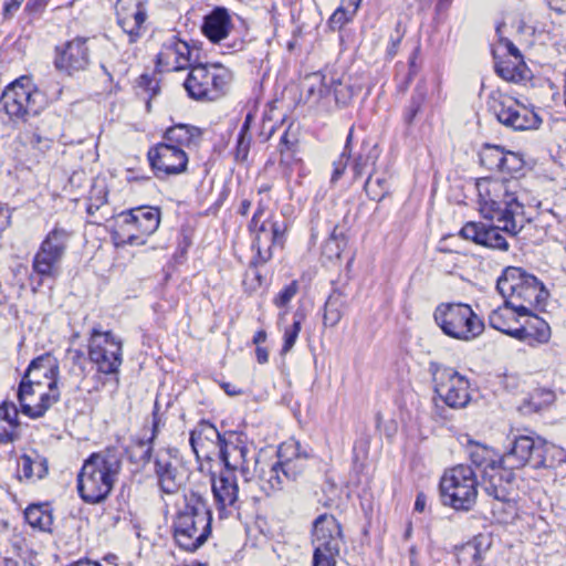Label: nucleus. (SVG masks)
<instances>
[{
	"mask_svg": "<svg viewBox=\"0 0 566 566\" xmlns=\"http://www.w3.org/2000/svg\"><path fill=\"white\" fill-rule=\"evenodd\" d=\"M476 190L484 218L504 222L505 231L514 238L526 222L518 179L482 178L476 181Z\"/></svg>",
	"mask_w": 566,
	"mask_h": 566,
	"instance_id": "obj_1",
	"label": "nucleus"
},
{
	"mask_svg": "<svg viewBox=\"0 0 566 566\" xmlns=\"http://www.w3.org/2000/svg\"><path fill=\"white\" fill-rule=\"evenodd\" d=\"M122 470V454L114 448L92 453L77 475V490L88 504L105 501L111 494Z\"/></svg>",
	"mask_w": 566,
	"mask_h": 566,
	"instance_id": "obj_2",
	"label": "nucleus"
},
{
	"mask_svg": "<svg viewBox=\"0 0 566 566\" xmlns=\"http://www.w3.org/2000/svg\"><path fill=\"white\" fill-rule=\"evenodd\" d=\"M211 511L207 500L199 493L185 496V505L174 521V538L186 552L200 548L211 534Z\"/></svg>",
	"mask_w": 566,
	"mask_h": 566,
	"instance_id": "obj_3",
	"label": "nucleus"
},
{
	"mask_svg": "<svg viewBox=\"0 0 566 566\" xmlns=\"http://www.w3.org/2000/svg\"><path fill=\"white\" fill-rule=\"evenodd\" d=\"M496 289L507 306L520 315L543 303L548 293L542 282L521 268L509 266L497 279Z\"/></svg>",
	"mask_w": 566,
	"mask_h": 566,
	"instance_id": "obj_4",
	"label": "nucleus"
},
{
	"mask_svg": "<svg viewBox=\"0 0 566 566\" xmlns=\"http://www.w3.org/2000/svg\"><path fill=\"white\" fill-rule=\"evenodd\" d=\"M563 451L539 437H514L512 448L500 458L504 468L515 470L525 465L534 469L552 468L556 461H562Z\"/></svg>",
	"mask_w": 566,
	"mask_h": 566,
	"instance_id": "obj_5",
	"label": "nucleus"
},
{
	"mask_svg": "<svg viewBox=\"0 0 566 566\" xmlns=\"http://www.w3.org/2000/svg\"><path fill=\"white\" fill-rule=\"evenodd\" d=\"M71 232L55 227L52 229L33 256L31 283L35 292L45 281L54 282L61 273V264L65 255Z\"/></svg>",
	"mask_w": 566,
	"mask_h": 566,
	"instance_id": "obj_6",
	"label": "nucleus"
},
{
	"mask_svg": "<svg viewBox=\"0 0 566 566\" xmlns=\"http://www.w3.org/2000/svg\"><path fill=\"white\" fill-rule=\"evenodd\" d=\"M440 494L444 505L458 511H470L478 496L476 472L465 464L447 470L440 481Z\"/></svg>",
	"mask_w": 566,
	"mask_h": 566,
	"instance_id": "obj_7",
	"label": "nucleus"
},
{
	"mask_svg": "<svg viewBox=\"0 0 566 566\" xmlns=\"http://www.w3.org/2000/svg\"><path fill=\"white\" fill-rule=\"evenodd\" d=\"M184 83L188 95L197 101H216L222 96L232 78L221 64H192Z\"/></svg>",
	"mask_w": 566,
	"mask_h": 566,
	"instance_id": "obj_8",
	"label": "nucleus"
},
{
	"mask_svg": "<svg viewBox=\"0 0 566 566\" xmlns=\"http://www.w3.org/2000/svg\"><path fill=\"white\" fill-rule=\"evenodd\" d=\"M42 94L31 77L21 76L9 84L0 97V109L13 122H27L39 113Z\"/></svg>",
	"mask_w": 566,
	"mask_h": 566,
	"instance_id": "obj_9",
	"label": "nucleus"
},
{
	"mask_svg": "<svg viewBox=\"0 0 566 566\" xmlns=\"http://www.w3.org/2000/svg\"><path fill=\"white\" fill-rule=\"evenodd\" d=\"M434 319L446 335L460 340H471L484 329L483 322L471 306L463 303L439 305Z\"/></svg>",
	"mask_w": 566,
	"mask_h": 566,
	"instance_id": "obj_10",
	"label": "nucleus"
},
{
	"mask_svg": "<svg viewBox=\"0 0 566 566\" xmlns=\"http://www.w3.org/2000/svg\"><path fill=\"white\" fill-rule=\"evenodd\" d=\"M430 373L437 396L450 408L460 409L471 400L469 379L452 367L431 363Z\"/></svg>",
	"mask_w": 566,
	"mask_h": 566,
	"instance_id": "obj_11",
	"label": "nucleus"
},
{
	"mask_svg": "<svg viewBox=\"0 0 566 566\" xmlns=\"http://www.w3.org/2000/svg\"><path fill=\"white\" fill-rule=\"evenodd\" d=\"M313 566H336L342 543V530L333 515L322 514L313 524Z\"/></svg>",
	"mask_w": 566,
	"mask_h": 566,
	"instance_id": "obj_12",
	"label": "nucleus"
},
{
	"mask_svg": "<svg viewBox=\"0 0 566 566\" xmlns=\"http://www.w3.org/2000/svg\"><path fill=\"white\" fill-rule=\"evenodd\" d=\"M88 357L97 371L105 375L118 374L123 363V344L112 332L93 328L88 339Z\"/></svg>",
	"mask_w": 566,
	"mask_h": 566,
	"instance_id": "obj_13",
	"label": "nucleus"
},
{
	"mask_svg": "<svg viewBox=\"0 0 566 566\" xmlns=\"http://www.w3.org/2000/svg\"><path fill=\"white\" fill-rule=\"evenodd\" d=\"M490 107L499 123L513 130L537 129L542 123L534 109L509 95L494 98Z\"/></svg>",
	"mask_w": 566,
	"mask_h": 566,
	"instance_id": "obj_14",
	"label": "nucleus"
},
{
	"mask_svg": "<svg viewBox=\"0 0 566 566\" xmlns=\"http://www.w3.org/2000/svg\"><path fill=\"white\" fill-rule=\"evenodd\" d=\"M249 230L254 235L253 248L256 250V258L252 264H264L272 258V249L283 244L286 224L283 220L269 217Z\"/></svg>",
	"mask_w": 566,
	"mask_h": 566,
	"instance_id": "obj_15",
	"label": "nucleus"
},
{
	"mask_svg": "<svg viewBox=\"0 0 566 566\" xmlns=\"http://www.w3.org/2000/svg\"><path fill=\"white\" fill-rule=\"evenodd\" d=\"M148 159L155 176L160 179L179 175L187 170L188 156L186 150L166 142L150 148Z\"/></svg>",
	"mask_w": 566,
	"mask_h": 566,
	"instance_id": "obj_16",
	"label": "nucleus"
},
{
	"mask_svg": "<svg viewBox=\"0 0 566 566\" xmlns=\"http://www.w3.org/2000/svg\"><path fill=\"white\" fill-rule=\"evenodd\" d=\"M115 11L117 24L127 35V42L136 43L146 31L147 0H117Z\"/></svg>",
	"mask_w": 566,
	"mask_h": 566,
	"instance_id": "obj_17",
	"label": "nucleus"
},
{
	"mask_svg": "<svg viewBox=\"0 0 566 566\" xmlns=\"http://www.w3.org/2000/svg\"><path fill=\"white\" fill-rule=\"evenodd\" d=\"M154 471L160 490L167 494L176 493L182 484L178 450L165 448L156 451Z\"/></svg>",
	"mask_w": 566,
	"mask_h": 566,
	"instance_id": "obj_18",
	"label": "nucleus"
},
{
	"mask_svg": "<svg viewBox=\"0 0 566 566\" xmlns=\"http://www.w3.org/2000/svg\"><path fill=\"white\" fill-rule=\"evenodd\" d=\"M249 443L243 434L230 431L228 437L222 441L219 455L227 468V472L233 473L239 470L245 481H251L250 452Z\"/></svg>",
	"mask_w": 566,
	"mask_h": 566,
	"instance_id": "obj_19",
	"label": "nucleus"
},
{
	"mask_svg": "<svg viewBox=\"0 0 566 566\" xmlns=\"http://www.w3.org/2000/svg\"><path fill=\"white\" fill-rule=\"evenodd\" d=\"M18 399L23 415L30 418L42 417L60 399V392L45 391L42 387L27 381L22 377L19 385Z\"/></svg>",
	"mask_w": 566,
	"mask_h": 566,
	"instance_id": "obj_20",
	"label": "nucleus"
},
{
	"mask_svg": "<svg viewBox=\"0 0 566 566\" xmlns=\"http://www.w3.org/2000/svg\"><path fill=\"white\" fill-rule=\"evenodd\" d=\"M513 480V470L506 469L502 464L495 469L493 468L491 471H484L482 475V488L489 496L496 501L492 507L493 512H496L497 506L504 504L509 505L511 509L513 507L510 499Z\"/></svg>",
	"mask_w": 566,
	"mask_h": 566,
	"instance_id": "obj_21",
	"label": "nucleus"
},
{
	"mask_svg": "<svg viewBox=\"0 0 566 566\" xmlns=\"http://www.w3.org/2000/svg\"><path fill=\"white\" fill-rule=\"evenodd\" d=\"M211 490L220 518H227L239 509V488L231 472H222L211 479Z\"/></svg>",
	"mask_w": 566,
	"mask_h": 566,
	"instance_id": "obj_22",
	"label": "nucleus"
},
{
	"mask_svg": "<svg viewBox=\"0 0 566 566\" xmlns=\"http://www.w3.org/2000/svg\"><path fill=\"white\" fill-rule=\"evenodd\" d=\"M59 364L50 354L34 358L23 378L36 387L46 388L50 392H60L57 388Z\"/></svg>",
	"mask_w": 566,
	"mask_h": 566,
	"instance_id": "obj_23",
	"label": "nucleus"
},
{
	"mask_svg": "<svg viewBox=\"0 0 566 566\" xmlns=\"http://www.w3.org/2000/svg\"><path fill=\"white\" fill-rule=\"evenodd\" d=\"M157 64L166 71L189 69L192 65V51L187 42L172 36L163 44Z\"/></svg>",
	"mask_w": 566,
	"mask_h": 566,
	"instance_id": "obj_24",
	"label": "nucleus"
},
{
	"mask_svg": "<svg viewBox=\"0 0 566 566\" xmlns=\"http://www.w3.org/2000/svg\"><path fill=\"white\" fill-rule=\"evenodd\" d=\"M88 64L86 39L75 38L57 49L55 66L69 74L84 70Z\"/></svg>",
	"mask_w": 566,
	"mask_h": 566,
	"instance_id": "obj_25",
	"label": "nucleus"
},
{
	"mask_svg": "<svg viewBox=\"0 0 566 566\" xmlns=\"http://www.w3.org/2000/svg\"><path fill=\"white\" fill-rule=\"evenodd\" d=\"M282 468L279 459H254V468L251 470V480L256 479L260 489L270 495L284 488L285 476H282Z\"/></svg>",
	"mask_w": 566,
	"mask_h": 566,
	"instance_id": "obj_26",
	"label": "nucleus"
},
{
	"mask_svg": "<svg viewBox=\"0 0 566 566\" xmlns=\"http://www.w3.org/2000/svg\"><path fill=\"white\" fill-rule=\"evenodd\" d=\"M310 454L301 450L296 441L284 442L279 447L277 459L282 468V476L286 481L296 480L305 470Z\"/></svg>",
	"mask_w": 566,
	"mask_h": 566,
	"instance_id": "obj_27",
	"label": "nucleus"
},
{
	"mask_svg": "<svg viewBox=\"0 0 566 566\" xmlns=\"http://www.w3.org/2000/svg\"><path fill=\"white\" fill-rule=\"evenodd\" d=\"M233 28L229 10L224 7H216L203 18L202 33L213 43L228 38Z\"/></svg>",
	"mask_w": 566,
	"mask_h": 566,
	"instance_id": "obj_28",
	"label": "nucleus"
},
{
	"mask_svg": "<svg viewBox=\"0 0 566 566\" xmlns=\"http://www.w3.org/2000/svg\"><path fill=\"white\" fill-rule=\"evenodd\" d=\"M129 220L135 223L140 237V245L145 244L147 238L156 232L160 224V210L156 207H136L128 210Z\"/></svg>",
	"mask_w": 566,
	"mask_h": 566,
	"instance_id": "obj_29",
	"label": "nucleus"
},
{
	"mask_svg": "<svg viewBox=\"0 0 566 566\" xmlns=\"http://www.w3.org/2000/svg\"><path fill=\"white\" fill-rule=\"evenodd\" d=\"M228 437V432L221 434L217 428L209 421H201L190 433V446L193 452L199 457V449L205 450L210 447L220 449L222 441Z\"/></svg>",
	"mask_w": 566,
	"mask_h": 566,
	"instance_id": "obj_30",
	"label": "nucleus"
},
{
	"mask_svg": "<svg viewBox=\"0 0 566 566\" xmlns=\"http://www.w3.org/2000/svg\"><path fill=\"white\" fill-rule=\"evenodd\" d=\"M486 536L479 534L455 548L458 566H481L484 553L490 547Z\"/></svg>",
	"mask_w": 566,
	"mask_h": 566,
	"instance_id": "obj_31",
	"label": "nucleus"
},
{
	"mask_svg": "<svg viewBox=\"0 0 566 566\" xmlns=\"http://www.w3.org/2000/svg\"><path fill=\"white\" fill-rule=\"evenodd\" d=\"M514 338L531 345L533 343L544 344L551 338V327L544 319L533 316L524 326L514 329Z\"/></svg>",
	"mask_w": 566,
	"mask_h": 566,
	"instance_id": "obj_32",
	"label": "nucleus"
},
{
	"mask_svg": "<svg viewBox=\"0 0 566 566\" xmlns=\"http://www.w3.org/2000/svg\"><path fill=\"white\" fill-rule=\"evenodd\" d=\"M112 239L116 247L140 245V237L135 223L129 220V212L123 211L115 218Z\"/></svg>",
	"mask_w": 566,
	"mask_h": 566,
	"instance_id": "obj_33",
	"label": "nucleus"
},
{
	"mask_svg": "<svg viewBox=\"0 0 566 566\" xmlns=\"http://www.w3.org/2000/svg\"><path fill=\"white\" fill-rule=\"evenodd\" d=\"M339 85L340 83H336L334 80L327 83L326 76L319 72L307 75L303 82V88L306 91L307 98L312 102H318L332 92L338 101L337 86Z\"/></svg>",
	"mask_w": 566,
	"mask_h": 566,
	"instance_id": "obj_34",
	"label": "nucleus"
},
{
	"mask_svg": "<svg viewBox=\"0 0 566 566\" xmlns=\"http://www.w3.org/2000/svg\"><path fill=\"white\" fill-rule=\"evenodd\" d=\"M165 142L179 146L181 149L197 147L201 139V130L196 126L178 124L165 132Z\"/></svg>",
	"mask_w": 566,
	"mask_h": 566,
	"instance_id": "obj_35",
	"label": "nucleus"
},
{
	"mask_svg": "<svg viewBox=\"0 0 566 566\" xmlns=\"http://www.w3.org/2000/svg\"><path fill=\"white\" fill-rule=\"evenodd\" d=\"M347 307V295L340 289L335 287L325 302L323 324L327 327H335L340 322Z\"/></svg>",
	"mask_w": 566,
	"mask_h": 566,
	"instance_id": "obj_36",
	"label": "nucleus"
},
{
	"mask_svg": "<svg viewBox=\"0 0 566 566\" xmlns=\"http://www.w3.org/2000/svg\"><path fill=\"white\" fill-rule=\"evenodd\" d=\"M19 411L11 401L0 405V442H12L18 438Z\"/></svg>",
	"mask_w": 566,
	"mask_h": 566,
	"instance_id": "obj_37",
	"label": "nucleus"
},
{
	"mask_svg": "<svg viewBox=\"0 0 566 566\" xmlns=\"http://www.w3.org/2000/svg\"><path fill=\"white\" fill-rule=\"evenodd\" d=\"M469 457L472 464L484 474V471H491L493 468L501 465L500 458L495 451L484 444L473 443L469 449Z\"/></svg>",
	"mask_w": 566,
	"mask_h": 566,
	"instance_id": "obj_38",
	"label": "nucleus"
},
{
	"mask_svg": "<svg viewBox=\"0 0 566 566\" xmlns=\"http://www.w3.org/2000/svg\"><path fill=\"white\" fill-rule=\"evenodd\" d=\"M495 72L500 77L512 83H521L530 77V70L523 60L496 61Z\"/></svg>",
	"mask_w": 566,
	"mask_h": 566,
	"instance_id": "obj_39",
	"label": "nucleus"
},
{
	"mask_svg": "<svg viewBox=\"0 0 566 566\" xmlns=\"http://www.w3.org/2000/svg\"><path fill=\"white\" fill-rule=\"evenodd\" d=\"M27 523L42 532H50L53 524L51 510L44 504H31L24 511Z\"/></svg>",
	"mask_w": 566,
	"mask_h": 566,
	"instance_id": "obj_40",
	"label": "nucleus"
},
{
	"mask_svg": "<svg viewBox=\"0 0 566 566\" xmlns=\"http://www.w3.org/2000/svg\"><path fill=\"white\" fill-rule=\"evenodd\" d=\"M379 157V151L376 146L363 147L360 153L355 157L353 163L354 179H358L364 175H374V167Z\"/></svg>",
	"mask_w": 566,
	"mask_h": 566,
	"instance_id": "obj_41",
	"label": "nucleus"
},
{
	"mask_svg": "<svg viewBox=\"0 0 566 566\" xmlns=\"http://www.w3.org/2000/svg\"><path fill=\"white\" fill-rule=\"evenodd\" d=\"M516 323L514 317V310L505 304L504 307H499L491 312L489 316V324L496 331L514 337V329L512 325Z\"/></svg>",
	"mask_w": 566,
	"mask_h": 566,
	"instance_id": "obj_42",
	"label": "nucleus"
},
{
	"mask_svg": "<svg viewBox=\"0 0 566 566\" xmlns=\"http://www.w3.org/2000/svg\"><path fill=\"white\" fill-rule=\"evenodd\" d=\"M493 222V224L485 227L481 245L501 251H507L510 245L506 238L502 234V232H505L507 235L510 234L505 231L503 227L504 222Z\"/></svg>",
	"mask_w": 566,
	"mask_h": 566,
	"instance_id": "obj_43",
	"label": "nucleus"
},
{
	"mask_svg": "<svg viewBox=\"0 0 566 566\" xmlns=\"http://www.w3.org/2000/svg\"><path fill=\"white\" fill-rule=\"evenodd\" d=\"M21 470L27 479H43L48 474V461L40 454H23L21 457Z\"/></svg>",
	"mask_w": 566,
	"mask_h": 566,
	"instance_id": "obj_44",
	"label": "nucleus"
},
{
	"mask_svg": "<svg viewBox=\"0 0 566 566\" xmlns=\"http://www.w3.org/2000/svg\"><path fill=\"white\" fill-rule=\"evenodd\" d=\"M389 190V182L386 176L369 175L365 182L367 196L375 201H380Z\"/></svg>",
	"mask_w": 566,
	"mask_h": 566,
	"instance_id": "obj_45",
	"label": "nucleus"
},
{
	"mask_svg": "<svg viewBox=\"0 0 566 566\" xmlns=\"http://www.w3.org/2000/svg\"><path fill=\"white\" fill-rule=\"evenodd\" d=\"M346 238L343 232L337 231V227L334 228L331 237L325 241L323 245V254L329 259H339L342 252L346 247Z\"/></svg>",
	"mask_w": 566,
	"mask_h": 566,
	"instance_id": "obj_46",
	"label": "nucleus"
},
{
	"mask_svg": "<svg viewBox=\"0 0 566 566\" xmlns=\"http://www.w3.org/2000/svg\"><path fill=\"white\" fill-rule=\"evenodd\" d=\"M503 148L486 144L480 151V164L490 170H500Z\"/></svg>",
	"mask_w": 566,
	"mask_h": 566,
	"instance_id": "obj_47",
	"label": "nucleus"
},
{
	"mask_svg": "<svg viewBox=\"0 0 566 566\" xmlns=\"http://www.w3.org/2000/svg\"><path fill=\"white\" fill-rule=\"evenodd\" d=\"M303 319L304 315L301 312H296L293 316V324L284 329V343L281 349V355H286L293 348L301 332Z\"/></svg>",
	"mask_w": 566,
	"mask_h": 566,
	"instance_id": "obj_48",
	"label": "nucleus"
},
{
	"mask_svg": "<svg viewBox=\"0 0 566 566\" xmlns=\"http://www.w3.org/2000/svg\"><path fill=\"white\" fill-rule=\"evenodd\" d=\"M154 421H153V434L148 439V441H139L137 446L133 447L132 457L142 462H148L151 458V443L157 436L158 432V420L157 413L154 412Z\"/></svg>",
	"mask_w": 566,
	"mask_h": 566,
	"instance_id": "obj_49",
	"label": "nucleus"
},
{
	"mask_svg": "<svg viewBox=\"0 0 566 566\" xmlns=\"http://www.w3.org/2000/svg\"><path fill=\"white\" fill-rule=\"evenodd\" d=\"M353 138V128H350L349 134L346 138V144L344 147L343 153L338 157L337 160L333 163V172L331 176V182L336 184L344 175L348 160H349V154H350V143Z\"/></svg>",
	"mask_w": 566,
	"mask_h": 566,
	"instance_id": "obj_50",
	"label": "nucleus"
},
{
	"mask_svg": "<svg viewBox=\"0 0 566 566\" xmlns=\"http://www.w3.org/2000/svg\"><path fill=\"white\" fill-rule=\"evenodd\" d=\"M426 90L422 86H417L412 93L410 105L405 112L403 119L407 125H411L417 114L420 112L421 106L426 99Z\"/></svg>",
	"mask_w": 566,
	"mask_h": 566,
	"instance_id": "obj_51",
	"label": "nucleus"
},
{
	"mask_svg": "<svg viewBox=\"0 0 566 566\" xmlns=\"http://www.w3.org/2000/svg\"><path fill=\"white\" fill-rule=\"evenodd\" d=\"M355 17V9H348L345 4H340L328 20L332 30H340L345 24L350 22Z\"/></svg>",
	"mask_w": 566,
	"mask_h": 566,
	"instance_id": "obj_52",
	"label": "nucleus"
},
{
	"mask_svg": "<svg viewBox=\"0 0 566 566\" xmlns=\"http://www.w3.org/2000/svg\"><path fill=\"white\" fill-rule=\"evenodd\" d=\"M523 166L524 160L520 154L514 151H505L503 149V154L501 157V167L499 171L513 174L522 170Z\"/></svg>",
	"mask_w": 566,
	"mask_h": 566,
	"instance_id": "obj_53",
	"label": "nucleus"
},
{
	"mask_svg": "<svg viewBox=\"0 0 566 566\" xmlns=\"http://www.w3.org/2000/svg\"><path fill=\"white\" fill-rule=\"evenodd\" d=\"M555 400L553 391L547 389H536L530 397L528 408L534 411H539L549 406Z\"/></svg>",
	"mask_w": 566,
	"mask_h": 566,
	"instance_id": "obj_54",
	"label": "nucleus"
},
{
	"mask_svg": "<svg viewBox=\"0 0 566 566\" xmlns=\"http://www.w3.org/2000/svg\"><path fill=\"white\" fill-rule=\"evenodd\" d=\"M486 224L478 222H468L460 231L464 239L471 240L478 244H481L483 232Z\"/></svg>",
	"mask_w": 566,
	"mask_h": 566,
	"instance_id": "obj_55",
	"label": "nucleus"
},
{
	"mask_svg": "<svg viewBox=\"0 0 566 566\" xmlns=\"http://www.w3.org/2000/svg\"><path fill=\"white\" fill-rule=\"evenodd\" d=\"M263 281H264V277L262 276V274L256 270L255 266H251L247 272H245V275H244V279H243V286L247 292L249 293H253L255 292L259 287L262 286L263 284Z\"/></svg>",
	"mask_w": 566,
	"mask_h": 566,
	"instance_id": "obj_56",
	"label": "nucleus"
},
{
	"mask_svg": "<svg viewBox=\"0 0 566 566\" xmlns=\"http://www.w3.org/2000/svg\"><path fill=\"white\" fill-rule=\"evenodd\" d=\"M297 293V284L296 282H292L289 285H286L273 300V303L275 306L280 308H284L287 306V304L291 302V300L296 295Z\"/></svg>",
	"mask_w": 566,
	"mask_h": 566,
	"instance_id": "obj_57",
	"label": "nucleus"
},
{
	"mask_svg": "<svg viewBox=\"0 0 566 566\" xmlns=\"http://www.w3.org/2000/svg\"><path fill=\"white\" fill-rule=\"evenodd\" d=\"M252 137L251 135H238L235 146V159L244 161L248 158L250 151Z\"/></svg>",
	"mask_w": 566,
	"mask_h": 566,
	"instance_id": "obj_58",
	"label": "nucleus"
},
{
	"mask_svg": "<svg viewBox=\"0 0 566 566\" xmlns=\"http://www.w3.org/2000/svg\"><path fill=\"white\" fill-rule=\"evenodd\" d=\"M405 35V29L402 28L401 23L398 22L396 24L394 33L390 35L389 45L387 49L388 55L391 57L396 55L398 46Z\"/></svg>",
	"mask_w": 566,
	"mask_h": 566,
	"instance_id": "obj_59",
	"label": "nucleus"
},
{
	"mask_svg": "<svg viewBox=\"0 0 566 566\" xmlns=\"http://www.w3.org/2000/svg\"><path fill=\"white\" fill-rule=\"evenodd\" d=\"M138 86L142 88H145L146 91H150L151 94L149 95V98L147 101V109H150V98L158 94L159 86L157 81L151 78L150 76L144 74L138 80Z\"/></svg>",
	"mask_w": 566,
	"mask_h": 566,
	"instance_id": "obj_60",
	"label": "nucleus"
},
{
	"mask_svg": "<svg viewBox=\"0 0 566 566\" xmlns=\"http://www.w3.org/2000/svg\"><path fill=\"white\" fill-rule=\"evenodd\" d=\"M295 145H296V139L295 138H290L289 132H285L282 135V137L280 139V145H279V149H280V154H281V161L282 163H285V155H286V153L292 151L293 149H295Z\"/></svg>",
	"mask_w": 566,
	"mask_h": 566,
	"instance_id": "obj_61",
	"label": "nucleus"
},
{
	"mask_svg": "<svg viewBox=\"0 0 566 566\" xmlns=\"http://www.w3.org/2000/svg\"><path fill=\"white\" fill-rule=\"evenodd\" d=\"M500 46H503L506 50L507 54L512 56L514 60H523L521 51L509 39L500 38Z\"/></svg>",
	"mask_w": 566,
	"mask_h": 566,
	"instance_id": "obj_62",
	"label": "nucleus"
},
{
	"mask_svg": "<svg viewBox=\"0 0 566 566\" xmlns=\"http://www.w3.org/2000/svg\"><path fill=\"white\" fill-rule=\"evenodd\" d=\"M137 52L136 48H132L125 51L120 57L119 72H126L127 65L132 64V62L136 59Z\"/></svg>",
	"mask_w": 566,
	"mask_h": 566,
	"instance_id": "obj_63",
	"label": "nucleus"
},
{
	"mask_svg": "<svg viewBox=\"0 0 566 566\" xmlns=\"http://www.w3.org/2000/svg\"><path fill=\"white\" fill-rule=\"evenodd\" d=\"M30 143L33 145V146H38L40 147L41 149L43 148H49L50 145H51V139H49L48 137H42L41 135H39L38 133H34L31 137V140Z\"/></svg>",
	"mask_w": 566,
	"mask_h": 566,
	"instance_id": "obj_64",
	"label": "nucleus"
}]
</instances>
